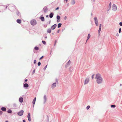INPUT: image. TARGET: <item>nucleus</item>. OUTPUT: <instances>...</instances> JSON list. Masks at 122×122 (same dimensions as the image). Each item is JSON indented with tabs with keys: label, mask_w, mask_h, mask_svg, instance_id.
Segmentation results:
<instances>
[{
	"label": "nucleus",
	"mask_w": 122,
	"mask_h": 122,
	"mask_svg": "<svg viewBox=\"0 0 122 122\" xmlns=\"http://www.w3.org/2000/svg\"><path fill=\"white\" fill-rule=\"evenodd\" d=\"M95 78L96 79L97 82L98 84L102 82V79L100 74H97L96 75Z\"/></svg>",
	"instance_id": "obj_1"
},
{
	"label": "nucleus",
	"mask_w": 122,
	"mask_h": 122,
	"mask_svg": "<svg viewBox=\"0 0 122 122\" xmlns=\"http://www.w3.org/2000/svg\"><path fill=\"white\" fill-rule=\"evenodd\" d=\"M30 23L32 25H35L36 24V20H32L30 21Z\"/></svg>",
	"instance_id": "obj_2"
},
{
	"label": "nucleus",
	"mask_w": 122,
	"mask_h": 122,
	"mask_svg": "<svg viewBox=\"0 0 122 122\" xmlns=\"http://www.w3.org/2000/svg\"><path fill=\"white\" fill-rule=\"evenodd\" d=\"M112 8V10L114 11H115L117 10V7L116 5L114 4L113 5Z\"/></svg>",
	"instance_id": "obj_3"
},
{
	"label": "nucleus",
	"mask_w": 122,
	"mask_h": 122,
	"mask_svg": "<svg viewBox=\"0 0 122 122\" xmlns=\"http://www.w3.org/2000/svg\"><path fill=\"white\" fill-rule=\"evenodd\" d=\"M23 111L22 110L18 113V114L19 116H21L23 114Z\"/></svg>",
	"instance_id": "obj_4"
},
{
	"label": "nucleus",
	"mask_w": 122,
	"mask_h": 122,
	"mask_svg": "<svg viewBox=\"0 0 122 122\" xmlns=\"http://www.w3.org/2000/svg\"><path fill=\"white\" fill-rule=\"evenodd\" d=\"M89 81V79L88 78H86L85 79V82L84 84H86L88 83Z\"/></svg>",
	"instance_id": "obj_5"
},
{
	"label": "nucleus",
	"mask_w": 122,
	"mask_h": 122,
	"mask_svg": "<svg viewBox=\"0 0 122 122\" xmlns=\"http://www.w3.org/2000/svg\"><path fill=\"white\" fill-rule=\"evenodd\" d=\"M27 117L28 121L30 122L31 120V119L30 117V115L29 113L28 114Z\"/></svg>",
	"instance_id": "obj_6"
},
{
	"label": "nucleus",
	"mask_w": 122,
	"mask_h": 122,
	"mask_svg": "<svg viewBox=\"0 0 122 122\" xmlns=\"http://www.w3.org/2000/svg\"><path fill=\"white\" fill-rule=\"evenodd\" d=\"M56 26L57 25L56 24H54L53 25L51 26V29L52 30L56 28Z\"/></svg>",
	"instance_id": "obj_7"
},
{
	"label": "nucleus",
	"mask_w": 122,
	"mask_h": 122,
	"mask_svg": "<svg viewBox=\"0 0 122 122\" xmlns=\"http://www.w3.org/2000/svg\"><path fill=\"white\" fill-rule=\"evenodd\" d=\"M56 86V83H53L51 86L52 88H54Z\"/></svg>",
	"instance_id": "obj_8"
},
{
	"label": "nucleus",
	"mask_w": 122,
	"mask_h": 122,
	"mask_svg": "<svg viewBox=\"0 0 122 122\" xmlns=\"http://www.w3.org/2000/svg\"><path fill=\"white\" fill-rule=\"evenodd\" d=\"M36 97H35V98H34V99L33 100V101H32V103L33 104V107H34V104H35V103L36 102Z\"/></svg>",
	"instance_id": "obj_9"
},
{
	"label": "nucleus",
	"mask_w": 122,
	"mask_h": 122,
	"mask_svg": "<svg viewBox=\"0 0 122 122\" xmlns=\"http://www.w3.org/2000/svg\"><path fill=\"white\" fill-rule=\"evenodd\" d=\"M23 100V98L22 97H20L19 99V101L20 102H22Z\"/></svg>",
	"instance_id": "obj_10"
},
{
	"label": "nucleus",
	"mask_w": 122,
	"mask_h": 122,
	"mask_svg": "<svg viewBox=\"0 0 122 122\" xmlns=\"http://www.w3.org/2000/svg\"><path fill=\"white\" fill-rule=\"evenodd\" d=\"M71 63V61L69 60L68 62L66 64V67L68 66Z\"/></svg>",
	"instance_id": "obj_11"
},
{
	"label": "nucleus",
	"mask_w": 122,
	"mask_h": 122,
	"mask_svg": "<svg viewBox=\"0 0 122 122\" xmlns=\"http://www.w3.org/2000/svg\"><path fill=\"white\" fill-rule=\"evenodd\" d=\"M1 110L3 111H5L6 110V109L5 107H3L1 108Z\"/></svg>",
	"instance_id": "obj_12"
},
{
	"label": "nucleus",
	"mask_w": 122,
	"mask_h": 122,
	"mask_svg": "<svg viewBox=\"0 0 122 122\" xmlns=\"http://www.w3.org/2000/svg\"><path fill=\"white\" fill-rule=\"evenodd\" d=\"M16 21L19 24H20L21 23V20L20 19H17L16 20Z\"/></svg>",
	"instance_id": "obj_13"
},
{
	"label": "nucleus",
	"mask_w": 122,
	"mask_h": 122,
	"mask_svg": "<svg viewBox=\"0 0 122 122\" xmlns=\"http://www.w3.org/2000/svg\"><path fill=\"white\" fill-rule=\"evenodd\" d=\"M24 86L25 87H28L29 86V85L25 83L24 84Z\"/></svg>",
	"instance_id": "obj_14"
},
{
	"label": "nucleus",
	"mask_w": 122,
	"mask_h": 122,
	"mask_svg": "<svg viewBox=\"0 0 122 122\" xmlns=\"http://www.w3.org/2000/svg\"><path fill=\"white\" fill-rule=\"evenodd\" d=\"M53 15V13H50L49 16L51 18H52Z\"/></svg>",
	"instance_id": "obj_15"
},
{
	"label": "nucleus",
	"mask_w": 122,
	"mask_h": 122,
	"mask_svg": "<svg viewBox=\"0 0 122 122\" xmlns=\"http://www.w3.org/2000/svg\"><path fill=\"white\" fill-rule=\"evenodd\" d=\"M40 19L42 21H44L45 20L44 18L43 17H41Z\"/></svg>",
	"instance_id": "obj_16"
},
{
	"label": "nucleus",
	"mask_w": 122,
	"mask_h": 122,
	"mask_svg": "<svg viewBox=\"0 0 122 122\" xmlns=\"http://www.w3.org/2000/svg\"><path fill=\"white\" fill-rule=\"evenodd\" d=\"M91 36L90 34H89L88 35V36L87 37V41L90 38Z\"/></svg>",
	"instance_id": "obj_17"
},
{
	"label": "nucleus",
	"mask_w": 122,
	"mask_h": 122,
	"mask_svg": "<svg viewBox=\"0 0 122 122\" xmlns=\"http://www.w3.org/2000/svg\"><path fill=\"white\" fill-rule=\"evenodd\" d=\"M51 32V30L50 29H49L47 30V32L48 33H50Z\"/></svg>",
	"instance_id": "obj_18"
},
{
	"label": "nucleus",
	"mask_w": 122,
	"mask_h": 122,
	"mask_svg": "<svg viewBox=\"0 0 122 122\" xmlns=\"http://www.w3.org/2000/svg\"><path fill=\"white\" fill-rule=\"evenodd\" d=\"M75 3V1L74 0H72L71 2V4L72 5L74 4Z\"/></svg>",
	"instance_id": "obj_19"
},
{
	"label": "nucleus",
	"mask_w": 122,
	"mask_h": 122,
	"mask_svg": "<svg viewBox=\"0 0 122 122\" xmlns=\"http://www.w3.org/2000/svg\"><path fill=\"white\" fill-rule=\"evenodd\" d=\"M34 49L36 50H39V48L37 46H36L35 47Z\"/></svg>",
	"instance_id": "obj_20"
},
{
	"label": "nucleus",
	"mask_w": 122,
	"mask_h": 122,
	"mask_svg": "<svg viewBox=\"0 0 122 122\" xmlns=\"http://www.w3.org/2000/svg\"><path fill=\"white\" fill-rule=\"evenodd\" d=\"M61 25V23H59L58 25V28L60 27Z\"/></svg>",
	"instance_id": "obj_21"
},
{
	"label": "nucleus",
	"mask_w": 122,
	"mask_h": 122,
	"mask_svg": "<svg viewBox=\"0 0 122 122\" xmlns=\"http://www.w3.org/2000/svg\"><path fill=\"white\" fill-rule=\"evenodd\" d=\"M111 3H110L109 4V6H108L109 8L110 9L111 8Z\"/></svg>",
	"instance_id": "obj_22"
},
{
	"label": "nucleus",
	"mask_w": 122,
	"mask_h": 122,
	"mask_svg": "<svg viewBox=\"0 0 122 122\" xmlns=\"http://www.w3.org/2000/svg\"><path fill=\"white\" fill-rule=\"evenodd\" d=\"M8 112L9 113H11L12 112V111L10 110H9L8 111Z\"/></svg>",
	"instance_id": "obj_23"
},
{
	"label": "nucleus",
	"mask_w": 122,
	"mask_h": 122,
	"mask_svg": "<svg viewBox=\"0 0 122 122\" xmlns=\"http://www.w3.org/2000/svg\"><path fill=\"white\" fill-rule=\"evenodd\" d=\"M94 20H95V22H97V21H98L97 18L95 17L94 18Z\"/></svg>",
	"instance_id": "obj_24"
},
{
	"label": "nucleus",
	"mask_w": 122,
	"mask_h": 122,
	"mask_svg": "<svg viewBox=\"0 0 122 122\" xmlns=\"http://www.w3.org/2000/svg\"><path fill=\"white\" fill-rule=\"evenodd\" d=\"M94 20H95V22H97V21H98L97 18L95 17L94 18Z\"/></svg>",
	"instance_id": "obj_25"
},
{
	"label": "nucleus",
	"mask_w": 122,
	"mask_h": 122,
	"mask_svg": "<svg viewBox=\"0 0 122 122\" xmlns=\"http://www.w3.org/2000/svg\"><path fill=\"white\" fill-rule=\"evenodd\" d=\"M112 107H116V106L115 105H112L111 106Z\"/></svg>",
	"instance_id": "obj_26"
},
{
	"label": "nucleus",
	"mask_w": 122,
	"mask_h": 122,
	"mask_svg": "<svg viewBox=\"0 0 122 122\" xmlns=\"http://www.w3.org/2000/svg\"><path fill=\"white\" fill-rule=\"evenodd\" d=\"M90 106H88L86 107V109L88 110L90 108Z\"/></svg>",
	"instance_id": "obj_27"
},
{
	"label": "nucleus",
	"mask_w": 122,
	"mask_h": 122,
	"mask_svg": "<svg viewBox=\"0 0 122 122\" xmlns=\"http://www.w3.org/2000/svg\"><path fill=\"white\" fill-rule=\"evenodd\" d=\"M57 20H60V17L59 16H57Z\"/></svg>",
	"instance_id": "obj_28"
},
{
	"label": "nucleus",
	"mask_w": 122,
	"mask_h": 122,
	"mask_svg": "<svg viewBox=\"0 0 122 122\" xmlns=\"http://www.w3.org/2000/svg\"><path fill=\"white\" fill-rule=\"evenodd\" d=\"M42 42L44 44H46V42L45 41H42Z\"/></svg>",
	"instance_id": "obj_29"
},
{
	"label": "nucleus",
	"mask_w": 122,
	"mask_h": 122,
	"mask_svg": "<svg viewBox=\"0 0 122 122\" xmlns=\"http://www.w3.org/2000/svg\"><path fill=\"white\" fill-rule=\"evenodd\" d=\"M95 23L96 25L97 26L98 25V21H97V22H95Z\"/></svg>",
	"instance_id": "obj_30"
},
{
	"label": "nucleus",
	"mask_w": 122,
	"mask_h": 122,
	"mask_svg": "<svg viewBox=\"0 0 122 122\" xmlns=\"http://www.w3.org/2000/svg\"><path fill=\"white\" fill-rule=\"evenodd\" d=\"M121 28H120L119 29V33H121Z\"/></svg>",
	"instance_id": "obj_31"
},
{
	"label": "nucleus",
	"mask_w": 122,
	"mask_h": 122,
	"mask_svg": "<svg viewBox=\"0 0 122 122\" xmlns=\"http://www.w3.org/2000/svg\"><path fill=\"white\" fill-rule=\"evenodd\" d=\"M47 65H46V66H45V67L43 69L44 70H45V69H46V68L47 67Z\"/></svg>",
	"instance_id": "obj_32"
},
{
	"label": "nucleus",
	"mask_w": 122,
	"mask_h": 122,
	"mask_svg": "<svg viewBox=\"0 0 122 122\" xmlns=\"http://www.w3.org/2000/svg\"><path fill=\"white\" fill-rule=\"evenodd\" d=\"M41 64V62H39L38 63V65L39 66Z\"/></svg>",
	"instance_id": "obj_33"
},
{
	"label": "nucleus",
	"mask_w": 122,
	"mask_h": 122,
	"mask_svg": "<svg viewBox=\"0 0 122 122\" xmlns=\"http://www.w3.org/2000/svg\"><path fill=\"white\" fill-rule=\"evenodd\" d=\"M101 31V29H100V28H99V30L98 31V33H100Z\"/></svg>",
	"instance_id": "obj_34"
},
{
	"label": "nucleus",
	"mask_w": 122,
	"mask_h": 122,
	"mask_svg": "<svg viewBox=\"0 0 122 122\" xmlns=\"http://www.w3.org/2000/svg\"><path fill=\"white\" fill-rule=\"evenodd\" d=\"M119 25L120 26H122V22H120L119 23Z\"/></svg>",
	"instance_id": "obj_35"
},
{
	"label": "nucleus",
	"mask_w": 122,
	"mask_h": 122,
	"mask_svg": "<svg viewBox=\"0 0 122 122\" xmlns=\"http://www.w3.org/2000/svg\"><path fill=\"white\" fill-rule=\"evenodd\" d=\"M94 74H93L92 76V79H93L94 78Z\"/></svg>",
	"instance_id": "obj_36"
},
{
	"label": "nucleus",
	"mask_w": 122,
	"mask_h": 122,
	"mask_svg": "<svg viewBox=\"0 0 122 122\" xmlns=\"http://www.w3.org/2000/svg\"><path fill=\"white\" fill-rule=\"evenodd\" d=\"M43 57V56H42L41 57H40L39 59L40 60H41L42 59Z\"/></svg>",
	"instance_id": "obj_37"
},
{
	"label": "nucleus",
	"mask_w": 122,
	"mask_h": 122,
	"mask_svg": "<svg viewBox=\"0 0 122 122\" xmlns=\"http://www.w3.org/2000/svg\"><path fill=\"white\" fill-rule=\"evenodd\" d=\"M101 26H102L101 24H100L99 25V28H100V29L101 28Z\"/></svg>",
	"instance_id": "obj_38"
},
{
	"label": "nucleus",
	"mask_w": 122,
	"mask_h": 122,
	"mask_svg": "<svg viewBox=\"0 0 122 122\" xmlns=\"http://www.w3.org/2000/svg\"><path fill=\"white\" fill-rule=\"evenodd\" d=\"M36 63V60H35L34 61V63L35 64Z\"/></svg>",
	"instance_id": "obj_39"
},
{
	"label": "nucleus",
	"mask_w": 122,
	"mask_h": 122,
	"mask_svg": "<svg viewBox=\"0 0 122 122\" xmlns=\"http://www.w3.org/2000/svg\"><path fill=\"white\" fill-rule=\"evenodd\" d=\"M44 98L45 99V100H46V96H44Z\"/></svg>",
	"instance_id": "obj_40"
},
{
	"label": "nucleus",
	"mask_w": 122,
	"mask_h": 122,
	"mask_svg": "<svg viewBox=\"0 0 122 122\" xmlns=\"http://www.w3.org/2000/svg\"><path fill=\"white\" fill-rule=\"evenodd\" d=\"M60 20H57V22H60Z\"/></svg>",
	"instance_id": "obj_41"
},
{
	"label": "nucleus",
	"mask_w": 122,
	"mask_h": 122,
	"mask_svg": "<svg viewBox=\"0 0 122 122\" xmlns=\"http://www.w3.org/2000/svg\"><path fill=\"white\" fill-rule=\"evenodd\" d=\"M35 70H34L33 71V73H35Z\"/></svg>",
	"instance_id": "obj_42"
},
{
	"label": "nucleus",
	"mask_w": 122,
	"mask_h": 122,
	"mask_svg": "<svg viewBox=\"0 0 122 122\" xmlns=\"http://www.w3.org/2000/svg\"><path fill=\"white\" fill-rule=\"evenodd\" d=\"M59 9V7H57V8L56 9V10H58Z\"/></svg>",
	"instance_id": "obj_43"
},
{
	"label": "nucleus",
	"mask_w": 122,
	"mask_h": 122,
	"mask_svg": "<svg viewBox=\"0 0 122 122\" xmlns=\"http://www.w3.org/2000/svg\"><path fill=\"white\" fill-rule=\"evenodd\" d=\"M2 111H0V114H2Z\"/></svg>",
	"instance_id": "obj_44"
},
{
	"label": "nucleus",
	"mask_w": 122,
	"mask_h": 122,
	"mask_svg": "<svg viewBox=\"0 0 122 122\" xmlns=\"http://www.w3.org/2000/svg\"><path fill=\"white\" fill-rule=\"evenodd\" d=\"M116 36H119V34H118V33H117V34H116Z\"/></svg>",
	"instance_id": "obj_45"
},
{
	"label": "nucleus",
	"mask_w": 122,
	"mask_h": 122,
	"mask_svg": "<svg viewBox=\"0 0 122 122\" xmlns=\"http://www.w3.org/2000/svg\"><path fill=\"white\" fill-rule=\"evenodd\" d=\"M28 81V80H27V79H26L25 80V82H26V81Z\"/></svg>",
	"instance_id": "obj_46"
},
{
	"label": "nucleus",
	"mask_w": 122,
	"mask_h": 122,
	"mask_svg": "<svg viewBox=\"0 0 122 122\" xmlns=\"http://www.w3.org/2000/svg\"><path fill=\"white\" fill-rule=\"evenodd\" d=\"M23 122H25V120H23Z\"/></svg>",
	"instance_id": "obj_47"
},
{
	"label": "nucleus",
	"mask_w": 122,
	"mask_h": 122,
	"mask_svg": "<svg viewBox=\"0 0 122 122\" xmlns=\"http://www.w3.org/2000/svg\"><path fill=\"white\" fill-rule=\"evenodd\" d=\"M67 1H68V0H66V3H67Z\"/></svg>",
	"instance_id": "obj_48"
},
{
	"label": "nucleus",
	"mask_w": 122,
	"mask_h": 122,
	"mask_svg": "<svg viewBox=\"0 0 122 122\" xmlns=\"http://www.w3.org/2000/svg\"><path fill=\"white\" fill-rule=\"evenodd\" d=\"M5 122H8V121H6Z\"/></svg>",
	"instance_id": "obj_49"
},
{
	"label": "nucleus",
	"mask_w": 122,
	"mask_h": 122,
	"mask_svg": "<svg viewBox=\"0 0 122 122\" xmlns=\"http://www.w3.org/2000/svg\"><path fill=\"white\" fill-rule=\"evenodd\" d=\"M66 17L65 16V18L66 19Z\"/></svg>",
	"instance_id": "obj_50"
},
{
	"label": "nucleus",
	"mask_w": 122,
	"mask_h": 122,
	"mask_svg": "<svg viewBox=\"0 0 122 122\" xmlns=\"http://www.w3.org/2000/svg\"><path fill=\"white\" fill-rule=\"evenodd\" d=\"M46 17H48V15H47L46 16Z\"/></svg>",
	"instance_id": "obj_51"
},
{
	"label": "nucleus",
	"mask_w": 122,
	"mask_h": 122,
	"mask_svg": "<svg viewBox=\"0 0 122 122\" xmlns=\"http://www.w3.org/2000/svg\"><path fill=\"white\" fill-rule=\"evenodd\" d=\"M47 38V36H46V37H45V38Z\"/></svg>",
	"instance_id": "obj_52"
},
{
	"label": "nucleus",
	"mask_w": 122,
	"mask_h": 122,
	"mask_svg": "<svg viewBox=\"0 0 122 122\" xmlns=\"http://www.w3.org/2000/svg\"><path fill=\"white\" fill-rule=\"evenodd\" d=\"M50 21H50V22H49V24L50 23Z\"/></svg>",
	"instance_id": "obj_53"
},
{
	"label": "nucleus",
	"mask_w": 122,
	"mask_h": 122,
	"mask_svg": "<svg viewBox=\"0 0 122 122\" xmlns=\"http://www.w3.org/2000/svg\"><path fill=\"white\" fill-rule=\"evenodd\" d=\"M120 85L121 86V84H120Z\"/></svg>",
	"instance_id": "obj_54"
},
{
	"label": "nucleus",
	"mask_w": 122,
	"mask_h": 122,
	"mask_svg": "<svg viewBox=\"0 0 122 122\" xmlns=\"http://www.w3.org/2000/svg\"><path fill=\"white\" fill-rule=\"evenodd\" d=\"M46 26H46H46L45 27H46Z\"/></svg>",
	"instance_id": "obj_55"
},
{
	"label": "nucleus",
	"mask_w": 122,
	"mask_h": 122,
	"mask_svg": "<svg viewBox=\"0 0 122 122\" xmlns=\"http://www.w3.org/2000/svg\"><path fill=\"white\" fill-rule=\"evenodd\" d=\"M59 30H58V32H59Z\"/></svg>",
	"instance_id": "obj_56"
}]
</instances>
